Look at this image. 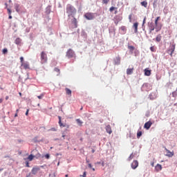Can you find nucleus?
<instances>
[{
  "label": "nucleus",
  "mask_w": 177,
  "mask_h": 177,
  "mask_svg": "<svg viewBox=\"0 0 177 177\" xmlns=\"http://www.w3.org/2000/svg\"><path fill=\"white\" fill-rule=\"evenodd\" d=\"M66 13L68 17H74L77 14V9L73 6H71V4H67Z\"/></svg>",
  "instance_id": "f257e3e1"
},
{
  "label": "nucleus",
  "mask_w": 177,
  "mask_h": 177,
  "mask_svg": "<svg viewBox=\"0 0 177 177\" xmlns=\"http://www.w3.org/2000/svg\"><path fill=\"white\" fill-rule=\"evenodd\" d=\"M41 64H44L48 62V55L47 53L44 51L41 52Z\"/></svg>",
  "instance_id": "f03ea898"
},
{
  "label": "nucleus",
  "mask_w": 177,
  "mask_h": 177,
  "mask_svg": "<svg viewBox=\"0 0 177 177\" xmlns=\"http://www.w3.org/2000/svg\"><path fill=\"white\" fill-rule=\"evenodd\" d=\"M58 120H59L58 124H59L60 127H67V128L70 127L69 124H67L66 120L64 122V120H62L61 115H58Z\"/></svg>",
  "instance_id": "7ed1b4c3"
},
{
  "label": "nucleus",
  "mask_w": 177,
  "mask_h": 177,
  "mask_svg": "<svg viewBox=\"0 0 177 177\" xmlns=\"http://www.w3.org/2000/svg\"><path fill=\"white\" fill-rule=\"evenodd\" d=\"M84 17L87 20H93V19H95V15L94 12H86Z\"/></svg>",
  "instance_id": "20e7f679"
},
{
  "label": "nucleus",
  "mask_w": 177,
  "mask_h": 177,
  "mask_svg": "<svg viewBox=\"0 0 177 177\" xmlns=\"http://www.w3.org/2000/svg\"><path fill=\"white\" fill-rule=\"evenodd\" d=\"M66 57L68 58H74L75 57V53L73 49H68L66 52Z\"/></svg>",
  "instance_id": "39448f33"
},
{
  "label": "nucleus",
  "mask_w": 177,
  "mask_h": 177,
  "mask_svg": "<svg viewBox=\"0 0 177 177\" xmlns=\"http://www.w3.org/2000/svg\"><path fill=\"white\" fill-rule=\"evenodd\" d=\"M161 28H162V26H158V18H156L155 20L156 32H160V30H161Z\"/></svg>",
  "instance_id": "423d86ee"
},
{
  "label": "nucleus",
  "mask_w": 177,
  "mask_h": 177,
  "mask_svg": "<svg viewBox=\"0 0 177 177\" xmlns=\"http://www.w3.org/2000/svg\"><path fill=\"white\" fill-rule=\"evenodd\" d=\"M148 28L149 29V32H152L153 30H154V29L156 28V26H155L154 23H153V21H151V23H149L148 24Z\"/></svg>",
  "instance_id": "0eeeda50"
},
{
  "label": "nucleus",
  "mask_w": 177,
  "mask_h": 177,
  "mask_svg": "<svg viewBox=\"0 0 177 177\" xmlns=\"http://www.w3.org/2000/svg\"><path fill=\"white\" fill-rule=\"evenodd\" d=\"M153 123L151 120H148V122H146V123L144 124V128L146 129H149L150 127H151Z\"/></svg>",
  "instance_id": "6e6552de"
},
{
  "label": "nucleus",
  "mask_w": 177,
  "mask_h": 177,
  "mask_svg": "<svg viewBox=\"0 0 177 177\" xmlns=\"http://www.w3.org/2000/svg\"><path fill=\"white\" fill-rule=\"evenodd\" d=\"M176 46L175 44H172V46H170V48L169 49V52H170V56L172 57L173 54L174 53Z\"/></svg>",
  "instance_id": "1a4fd4ad"
},
{
  "label": "nucleus",
  "mask_w": 177,
  "mask_h": 177,
  "mask_svg": "<svg viewBox=\"0 0 177 177\" xmlns=\"http://www.w3.org/2000/svg\"><path fill=\"white\" fill-rule=\"evenodd\" d=\"M138 161L134 160L131 163V168H133V169H136V168L138 167Z\"/></svg>",
  "instance_id": "9d476101"
},
{
  "label": "nucleus",
  "mask_w": 177,
  "mask_h": 177,
  "mask_svg": "<svg viewBox=\"0 0 177 177\" xmlns=\"http://www.w3.org/2000/svg\"><path fill=\"white\" fill-rule=\"evenodd\" d=\"M39 171H40V167H33L31 169V173L32 175H37V174Z\"/></svg>",
  "instance_id": "9b49d317"
},
{
  "label": "nucleus",
  "mask_w": 177,
  "mask_h": 177,
  "mask_svg": "<svg viewBox=\"0 0 177 177\" xmlns=\"http://www.w3.org/2000/svg\"><path fill=\"white\" fill-rule=\"evenodd\" d=\"M74 16L75 15H73V17L72 24H73L75 28H77L78 27V21H77V18H75Z\"/></svg>",
  "instance_id": "f8f14e48"
},
{
  "label": "nucleus",
  "mask_w": 177,
  "mask_h": 177,
  "mask_svg": "<svg viewBox=\"0 0 177 177\" xmlns=\"http://www.w3.org/2000/svg\"><path fill=\"white\" fill-rule=\"evenodd\" d=\"M165 151L166 156H167L168 157H173V156H174V152H171V151H169V149H167V148H165Z\"/></svg>",
  "instance_id": "ddd939ff"
},
{
  "label": "nucleus",
  "mask_w": 177,
  "mask_h": 177,
  "mask_svg": "<svg viewBox=\"0 0 177 177\" xmlns=\"http://www.w3.org/2000/svg\"><path fill=\"white\" fill-rule=\"evenodd\" d=\"M144 72H145V75L149 76V75H151L152 71H151V69H149V68H146L144 70Z\"/></svg>",
  "instance_id": "4468645a"
},
{
  "label": "nucleus",
  "mask_w": 177,
  "mask_h": 177,
  "mask_svg": "<svg viewBox=\"0 0 177 177\" xmlns=\"http://www.w3.org/2000/svg\"><path fill=\"white\" fill-rule=\"evenodd\" d=\"M106 132L111 135V133H112V129H111V125L110 124H108L106 127Z\"/></svg>",
  "instance_id": "2eb2a0df"
},
{
  "label": "nucleus",
  "mask_w": 177,
  "mask_h": 177,
  "mask_svg": "<svg viewBox=\"0 0 177 177\" xmlns=\"http://www.w3.org/2000/svg\"><path fill=\"white\" fill-rule=\"evenodd\" d=\"M133 71H134L133 66H132V68H128L127 69V74H128V75L133 74Z\"/></svg>",
  "instance_id": "dca6fc26"
},
{
  "label": "nucleus",
  "mask_w": 177,
  "mask_h": 177,
  "mask_svg": "<svg viewBox=\"0 0 177 177\" xmlns=\"http://www.w3.org/2000/svg\"><path fill=\"white\" fill-rule=\"evenodd\" d=\"M138 26H139V24L138 22H136V23L133 24V28H134V32H138Z\"/></svg>",
  "instance_id": "f3484780"
},
{
  "label": "nucleus",
  "mask_w": 177,
  "mask_h": 177,
  "mask_svg": "<svg viewBox=\"0 0 177 177\" xmlns=\"http://www.w3.org/2000/svg\"><path fill=\"white\" fill-rule=\"evenodd\" d=\"M24 69H30V64L28 62H24Z\"/></svg>",
  "instance_id": "a211bd4d"
},
{
  "label": "nucleus",
  "mask_w": 177,
  "mask_h": 177,
  "mask_svg": "<svg viewBox=\"0 0 177 177\" xmlns=\"http://www.w3.org/2000/svg\"><path fill=\"white\" fill-rule=\"evenodd\" d=\"M32 152H37V154L35 156V157H36V158H39V157H41V153H39V152H38L37 149H33V151H32Z\"/></svg>",
  "instance_id": "6ab92c4d"
},
{
  "label": "nucleus",
  "mask_w": 177,
  "mask_h": 177,
  "mask_svg": "<svg viewBox=\"0 0 177 177\" xmlns=\"http://www.w3.org/2000/svg\"><path fill=\"white\" fill-rule=\"evenodd\" d=\"M121 58L120 57H116L115 59V64H120Z\"/></svg>",
  "instance_id": "aec40b11"
},
{
  "label": "nucleus",
  "mask_w": 177,
  "mask_h": 177,
  "mask_svg": "<svg viewBox=\"0 0 177 177\" xmlns=\"http://www.w3.org/2000/svg\"><path fill=\"white\" fill-rule=\"evenodd\" d=\"M21 38H17L15 39V44L21 45Z\"/></svg>",
  "instance_id": "412c9836"
},
{
  "label": "nucleus",
  "mask_w": 177,
  "mask_h": 177,
  "mask_svg": "<svg viewBox=\"0 0 177 177\" xmlns=\"http://www.w3.org/2000/svg\"><path fill=\"white\" fill-rule=\"evenodd\" d=\"M65 91H66V95L71 96L72 91L69 88H65Z\"/></svg>",
  "instance_id": "4be33fe9"
},
{
  "label": "nucleus",
  "mask_w": 177,
  "mask_h": 177,
  "mask_svg": "<svg viewBox=\"0 0 177 177\" xmlns=\"http://www.w3.org/2000/svg\"><path fill=\"white\" fill-rule=\"evenodd\" d=\"M155 168L156 171H161V169H162V166H161L160 164H158Z\"/></svg>",
  "instance_id": "5701e85b"
},
{
  "label": "nucleus",
  "mask_w": 177,
  "mask_h": 177,
  "mask_svg": "<svg viewBox=\"0 0 177 177\" xmlns=\"http://www.w3.org/2000/svg\"><path fill=\"white\" fill-rule=\"evenodd\" d=\"M15 8L16 12L17 13H19V12H20V6H19V4H15Z\"/></svg>",
  "instance_id": "b1692460"
},
{
  "label": "nucleus",
  "mask_w": 177,
  "mask_h": 177,
  "mask_svg": "<svg viewBox=\"0 0 177 177\" xmlns=\"http://www.w3.org/2000/svg\"><path fill=\"white\" fill-rule=\"evenodd\" d=\"M20 62H21V67H24V57H20Z\"/></svg>",
  "instance_id": "393cba45"
},
{
  "label": "nucleus",
  "mask_w": 177,
  "mask_h": 177,
  "mask_svg": "<svg viewBox=\"0 0 177 177\" xmlns=\"http://www.w3.org/2000/svg\"><path fill=\"white\" fill-rule=\"evenodd\" d=\"M161 39H162V35L161 34H158L156 37V41H160Z\"/></svg>",
  "instance_id": "a878e982"
},
{
  "label": "nucleus",
  "mask_w": 177,
  "mask_h": 177,
  "mask_svg": "<svg viewBox=\"0 0 177 177\" xmlns=\"http://www.w3.org/2000/svg\"><path fill=\"white\" fill-rule=\"evenodd\" d=\"M141 6H144L145 8H147V6H148L147 1H142L141 2Z\"/></svg>",
  "instance_id": "bb28decb"
},
{
  "label": "nucleus",
  "mask_w": 177,
  "mask_h": 177,
  "mask_svg": "<svg viewBox=\"0 0 177 177\" xmlns=\"http://www.w3.org/2000/svg\"><path fill=\"white\" fill-rule=\"evenodd\" d=\"M128 48L129 49V50L131 52H133V50L135 49V46H128Z\"/></svg>",
  "instance_id": "cd10ccee"
},
{
  "label": "nucleus",
  "mask_w": 177,
  "mask_h": 177,
  "mask_svg": "<svg viewBox=\"0 0 177 177\" xmlns=\"http://www.w3.org/2000/svg\"><path fill=\"white\" fill-rule=\"evenodd\" d=\"M34 157H35V156H33L31 154V155L28 156V160H29V161H32Z\"/></svg>",
  "instance_id": "c85d7f7f"
},
{
  "label": "nucleus",
  "mask_w": 177,
  "mask_h": 177,
  "mask_svg": "<svg viewBox=\"0 0 177 177\" xmlns=\"http://www.w3.org/2000/svg\"><path fill=\"white\" fill-rule=\"evenodd\" d=\"M142 135V131H138V133H137V137L138 138H140L141 136Z\"/></svg>",
  "instance_id": "c756f323"
},
{
  "label": "nucleus",
  "mask_w": 177,
  "mask_h": 177,
  "mask_svg": "<svg viewBox=\"0 0 177 177\" xmlns=\"http://www.w3.org/2000/svg\"><path fill=\"white\" fill-rule=\"evenodd\" d=\"M76 122L78 123L79 126H82V120H80V119H77L76 120Z\"/></svg>",
  "instance_id": "7c9ffc66"
},
{
  "label": "nucleus",
  "mask_w": 177,
  "mask_h": 177,
  "mask_svg": "<svg viewBox=\"0 0 177 177\" xmlns=\"http://www.w3.org/2000/svg\"><path fill=\"white\" fill-rule=\"evenodd\" d=\"M133 158L134 155L133 153H131V155H130L129 157L128 158V161H131V160H133Z\"/></svg>",
  "instance_id": "2f4dec72"
},
{
  "label": "nucleus",
  "mask_w": 177,
  "mask_h": 177,
  "mask_svg": "<svg viewBox=\"0 0 177 177\" xmlns=\"http://www.w3.org/2000/svg\"><path fill=\"white\" fill-rule=\"evenodd\" d=\"M45 94L44 93H41L40 94V95H37V98H39V100H42V98H44Z\"/></svg>",
  "instance_id": "473e14b6"
},
{
  "label": "nucleus",
  "mask_w": 177,
  "mask_h": 177,
  "mask_svg": "<svg viewBox=\"0 0 177 177\" xmlns=\"http://www.w3.org/2000/svg\"><path fill=\"white\" fill-rule=\"evenodd\" d=\"M3 54L8 53V49H7V48H4L3 49Z\"/></svg>",
  "instance_id": "72a5a7b5"
},
{
  "label": "nucleus",
  "mask_w": 177,
  "mask_h": 177,
  "mask_svg": "<svg viewBox=\"0 0 177 177\" xmlns=\"http://www.w3.org/2000/svg\"><path fill=\"white\" fill-rule=\"evenodd\" d=\"M120 29L121 30H123V32H125L127 30L126 26H121Z\"/></svg>",
  "instance_id": "f704fd0d"
},
{
  "label": "nucleus",
  "mask_w": 177,
  "mask_h": 177,
  "mask_svg": "<svg viewBox=\"0 0 177 177\" xmlns=\"http://www.w3.org/2000/svg\"><path fill=\"white\" fill-rule=\"evenodd\" d=\"M115 6H111L109 10H110V12H113V10H115Z\"/></svg>",
  "instance_id": "c9c22d12"
},
{
  "label": "nucleus",
  "mask_w": 177,
  "mask_h": 177,
  "mask_svg": "<svg viewBox=\"0 0 177 177\" xmlns=\"http://www.w3.org/2000/svg\"><path fill=\"white\" fill-rule=\"evenodd\" d=\"M109 1H110V0H102L104 4H108Z\"/></svg>",
  "instance_id": "e433bc0d"
},
{
  "label": "nucleus",
  "mask_w": 177,
  "mask_h": 177,
  "mask_svg": "<svg viewBox=\"0 0 177 177\" xmlns=\"http://www.w3.org/2000/svg\"><path fill=\"white\" fill-rule=\"evenodd\" d=\"M55 72H57L58 74L60 73V69L59 68H55Z\"/></svg>",
  "instance_id": "4c0bfd02"
},
{
  "label": "nucleus",
  "mask_w": 177,
  "mask_h": 177,
  "mask_svg": "<svg viewBox=\"0 0 177 177\" xmlns=\"http://www.w3.org/2000/svg\"><path fill=\"white\" fill-rule=\"evenodd\" d=\"M150 50H151V52H155L156 51V49H155L154 46H151Z\"/></svg>",
  "instance_id": "58836bf2"
},
{
  "label": "nucleus",
  "mask_w": 177,
  "mask_h": 177,
  "mask_svg": "<svg viewBox=\"0 0 177 177\" xmlns=\"http://www.w3.org/2000/svg\"><path fill=\"white\" fill-rule=\"evenodd\" d=\"M7 10H8V13L9 14V16H10V15L12 14V12L10 10V8H7Z\"/></svg>",
  "instance_id": "ea45409f"
},
{
  "label": "nucleus",
  "mask_w": 177,
  "mask_h": 177,
  "mask_svg": "<svg viewBox=\"0 0 177 177\" xmlns=\"http://www.w3.org/2000/svg\"><path fill=\"white\" fill-rule=\"evenodd\" d=\"M46 158H47V160H48L50 157V156L49 155V153H47L46 155H45Z\"/></svg>",
  "instance_id": "a19ab883"
},
{
  "label": "nucleus",
  "mask_w": 177,
  "mask_h": 177,
  "mask_svg": "<svg viewBox=\"0 0 177 177\" xmlns=\"http://www.w3.org/2000/svg\"><path fill=\"white\" fill-rule=\"evenodd\" d=\"M26 167H30L29 162H26Z\"/></svg>",
  "instance_id": "79ce46f5"
},
{
  "label": "nucleus",
  "mask_w": 177,
  "mask_h": 177,
  "mask_svg": "<svg viewBox=\"0 0 177 177\" xmlns=\"http://www.w3.org/2000/svg\"><path fill=\"white\" fill-rule=\"evenodd\" d=\"M18 112H19V109H17L16 113L15 114V117H17L18 116Z\"/></svg>",
  "instance_id": "37998d69"
},
{
  "label": "nucleus",
  "mask_w": 177,
  "mask_h": 177,
  "mask_svg": "<svg viewBox=\"0 0 177 177\" xmlns=\"http://www.w3.org/2000/svg\"><path fill=\"white\" fill-rule=\"evenodd\" d=\"M82 177H86V172L84 171V174H82Z\"/></svg>",
  "instance_id": "c03bdc74"
},
{
  "label": "nucleus",
  "mask_w": 177,
  "mask_h": 177,
  "mask_svg": "<svg viewBox=\"0 0 177 177\" xmlns=\"http://www.w3.org/2000/svg\"><path fill=\"white\" fill-rule=\"evenodd\" d=\"M29 113V109H27L26 112V115H28Z\"/></svg>",
  "instance_id": "a18cd8bd"
},
{
  "label": "nucleus",
  "mask_w": 177,
  "mask_h": 177,
  "mask_svg": "<svg viewBox=\"0 0 177 177\" xmlns=\"http://www.w3.org/2000/svg\"><path fill=\"white\" fill-rule=\"evenodd\" d=\"M146 19H147V18L145 17V18H144V20H143V23H142V24H145V23H146Z\"/></svg>",
  "instance_id": "49530a36"
},
{
  "label": "nucleus",
  "mask_w": 177,
  "mask_h": 177,
  "mask_svg": "<svg viewBox=\"0 0 177 177\" xmlns=\"http://www.w3.org/2000/svg\"><path fill=\"white\" fill-rule=\"evenodd\" d=\"M88 167H89V168H92V165H91V163H89V162H88Z\"/></svg>",
  "instance_id": "de8ad7c7"
},
{
  "label": "nucleus",
  "mask_w": 177,
  "mask_h": 177,
  "mask_svg": "<svg viewBox=\"0 0 177 177\" xmlns=\"http://www.w3.org/2000/svg\"><path fill=\"white\" fill-rule=\"evenodd\" d=\"M12 17L11 14H10V15H9V17H8V19H12Z\"/></svg>",
  "instance_id": "09e8293b"
},
{
  "label": "nucleus",
  "mask_w": 177,
  "mask_h": 177,
  "mask_svg": "<svg viewBox=\"0 0 177 177\" xmlns=\"http://www.w3.org/2000/svg\"><path fill=\"white\" fill-rule=\"evenodd\" d=\"M30 176H31V173L26 174V177H30Z\"/></svg>",
  "instance_id": "8fccbe9b"
},
{
  "label": "nucleus",
  "mask_w": 177,
  "mask_h": 177,
  "mask_svg": "<svg viewBox=\"0 0 177 177\" xmlns=\"http://www.w3.org/2000/svg\"><path fill=\"white\" fill-rule=\"evenodd\" d=\"M9 100V95L6 96V100Z\"/></svg>",
  "instance_id": "3c124183"
},
{
  "label": "nucleus",
  "mask_w": 177,
  "mask_h": 177,
  "mask_svg": "<svg viewBox=\"0 0 177 177\" xmlns=\"http://www.w3.org/2000/svg\"><path fill=\"white\" fill-rule=\"evenodd\" d=\"M92 153H95V149H93L92 151H91Z\"/></svg>",
  "instance_id": "603ef678"
},
{
  "label": "nucleus",
  "mask_w": 177,
  "mask_h": 177,
  "mask_svg": "<svg viewBox=\"0 0 177 177\" xmlns=\"http://www.w3.org/2000/svg\"><path fill=\"white\" fill-rule=\"evenodd\" d=\"M2 102H3V98H0V103H2Z\"/></svg>",
  "instance_id": "864d4df0"
},
{
  "label": "nucleus",
  "mask_w": 177,
  "mask_h": 177,
  "mask_svg": "<svg viewBox=\"0 0 177 177\" xmlns=\"http://www.w3.org/2000/svg\"><path fill=\"white\" fill-rule=\"evenodd\" d=\"M6 8L8 9V3H5Z\"/></svg>",
  "instance_id": "5fc2aeb1"
},
{
  "label": "nucleus",
  "mask_w": 177,
  "mask_h": 177,
  "mask_svg": "<svg viewBox=\"0 0 177 177\" xmlns=\"http://www.w3.org/2000/svg\"><path fill=\"white\" fill-rule=\"evenodd\" d=\"M158 22L160 19V17H157Z\"/></svg>",
  "instance_id": "6e6d98bb"
},
{
  "label": "nucleus",
  "mask_w": 177,
  "mask_h": 177,
  "mask_svg": "<svg viewBox=\"0 0 177 177\" xmlns=\"http://www.w3.org/2000/svg\"><path fill=\"white\" fill-rule=\"evenodd\" d=\"M86 162L88 163V165H89V160H87V158H86Z\"/></svg>",
  "instance_id": "4d7b16f0"
},
{
  "label": "nucleus",
  "mask_w": 177,
  "mask_h": 177,
  "mask_svg": "<svg viewBox=\"0 0 177 177\" xmlns=\"http://www.w3.org/2000/svg\"><path fill=\"white\" fill-rule=\"evenodd\" d=\"M52 131H56V128H52Z\"/></svg>",
  "instance_id": "13d9d810"
},
{
  "label": "nucleus",
  "mask_w": 177,
  "mask_h": 177,
  "mask_svg": "<svg viewBox=\"0 0 177 177\" xmlns=\"http://www.w3.org/2000/svg\"><path fill=\"white\" fill-rule=\"evenodd\" d=\"M172 95H176V92H173Z\"/></svg>",
  "instance_id": "bf43d9fd"
},
{
  "label": "nucleus",
  "mask_w": 177,
  "mask_h": 177,
  "mask_svg": "<svg viewBox=\"0 0 177 177\" xmlns=\"http://www.w3.org/2000/svg\"><path fill=\"white\" fill-rule=\"evenodd\" d=\"M62 137L64 138V137H66V135L63 134Z\"/></svg>",
  "instance_id": "052dcab7"
},
{
  "label": "nucleus",
  "mask_w": 177,
  "mask_h": 177,
  "mask_svg": "<svg viewBox=\"0 0 177 177\" xmlns=\"http://www.w3.org/2000/svg\"><path fill=\"white\" fill-rule=\"evenodd\" d=\"M65 177H68V174H65Z\"/></svg>",
  "instance_id": "680f3d73"
},
{
  "label": "nucleus",
  "mask_w": 177,
  "mask_h": 177,
  "mask_svg": "<svg viewBox=\"0 0 177 177\" xmlns=\"http://www.w3.org/2000/svg\"><path fill=\"white\" fill-rule=\"evenodd\" d=\"M1 171H3V169H0V172H1Z\"/></svg>",
  "instance_id": "e2e57ef3"
},
{
  "label": "nucleus",
  "mask_w": 177,
  "mask_h": 177,
  "mask_svg": "<svg viewBox=\"0 0 177 177\" xmlns=\"http://www.w3.org/2000/svg\"><path fill=\"white\" fill-rule=\"evenodd\" d=\"M93 169V171H95V169H94V167H93V169Z\"/></svg>",
  "instance_id": "0e129e2a"
},
{
  "label": "nucleus",
  "mask_w": 177,
  "mask_h": 177,
  "mask_svg": "<svg viewBox=\"0 0 177 177\" xmlns=\"http://www.w3.org/2000/svg\"><path fill=\"white\" fill-rule=\"evenodd\" d=\"M129 19H130V20L131 19V15L129 16Z\"/></svg>",
  "instance_id": "69168bd1"
},
{
  "label": "nucleus",
  "mask_w": 177,
  "mask_h": 177,
  "mask_svg": "<svg viewBox=\"0 0 177 177\" xmlns=\"http://www.w3.org/2000/svg\"><path fill=\"white\" fill-rule=\"evenodd\" d=\"M12 2V0H9V3H11Z\"/></svg>",
  "instance_id": "338daca9"
},
{
  "label": "nucleus",
  "mask_w": 177,
  "mask_h": 177,
  "mask_svg": "<svg viewBox=\"0 0 177 177\" xmlns=\"http://www.w3.org/2000/svg\"><path fill=\"white\" fill-rule=\"evenodd\" d=\"M174 106H177V103H175Z\"/></svg>",
  "instance_id": "774afa93"
}]
</instances>
